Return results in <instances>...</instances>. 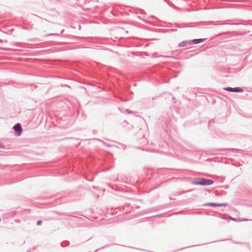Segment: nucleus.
<instances>
[{
	"label": "nucleus",
	"instance_id": "nucleus-1",
	"mask_svg": "<svg viewBox=\"0 0 252 252\" xmlns=\"http://www.w3.org/2000/svg\"><path fill=\"white\" fill-rule=\"evenodd\" d=\"M213 182L211 180L204 178H197L193 182V184L195 185L207 186L212 185Z\"/></svg>",
	"mask_w": 252,
	"mask_h": 252
},
{
	"label": "nucleus",
	"instance_id": "nucleus-2",
	"mask_svg": "<svg viewBox=\"0 0 252 252\" xmlns=\"http://www.w3.org/2000/svg\"><path fill=\"white\" fill-rule=\"evenodd\" d=\"M13 129H14L17 136H19L21 134L22 129V126L20 124H17L16 125H15V126L13 127Z\"/></svg>",
	"mask_w": 252,
	"mask_h": 252
},
{
	"label": "nucleus",
	"instance_id": "nucleus-3",
	"mask_svg": "<svg viewBox=\"0 0 252 252\" xmlns=\"http://www.w3.org/2000/svg\"><path fill=\"white\" fill-rule=\"evenodd\" d=\"M225 90L229 91V92H242L243 91V89L239 87H236L232 88L230 87H227L224 89Z\"/></svg>",
	"mask_w": 252,
	"mask_h": 252
},
{
	"label": "nucleus",
	"instance_id": "nucleus-4",
	"mask_svg": "<svg viewBox=\"0 0 252 252\" xmlns=\"http://www.w3.org/2000/svg\"><path fill=\"white\" fill-rule=\"evenodd\" d=\"M204 40H205L204 38L195 39L191 40L190 42L191 43V44H198L200 42H202Z\"/></svg>",
	"mask_w": 252,
	"mask_h": 252
},
{
	"label": "nucleus",
	"instance_id": "nucleus-5",
	"mask_svg": "<svg viewBox=\"0 0 252 252\" xmlns=\"http://www.w3.org/2000/svg\"><path fill=\"white\" fill-rule=\"evenodd\" d=\"M191 44V43L190 41H184L179 44V47H183L186 46H189Z\"/></svg>",
	"mask_w": 252,
	"mask_h": 252
},
{
	"label": "nucleus",
	"instance_id": "nucleus-6",
	"mask_svg": "<svg viewBox=\"0 0 252 252\" xmlns=\"http://www.w3.org/2000/svg\"><path fill=\"white\" fill-rule=\"evenodd\" d=\"M209 206H213V207H222V206H226V204L222 203V204H214V203H210L208 204Z\"/></svg>",
	"mask_w": 252,
	"mask_h": 252
},
{
	"label": "nucleus",
	"instance_id": "nucleus-7",
	"mask_svg": "<svg viewBox=\"0 0 252 252\" xmlns=\"http://www.w3.org/2000/svg\"><path fill=\"white\" fill-rule=\"evenodd\" d=\"M42 223L41 220H38L37 221V225H40Z\"/></svg>",
	"mask_w": 252,
	"mask_h": 252
},
{
	"label": "nucleus",
	"instance_id": "nucleus-8",
	"mask_svg": "<svg viewBox=\"0 0 252 252\" xmlns=\"http://www.w3.org/2000/svg\"><path fill=\"white\" fill-rule=\"evenodd\" d=\"M228 219L231 220H233V221H236V220L234 218L229 217V218H228Z\"/></svg>",
	"mask_w": 252,
	"mask_h": 252
},
{
	"label": "nucleus",
	"instance_id": "nucleus-9",
	"mask_svg": "<svg viewBox=\"0 0 252 252\" xmlns=\"http://www.w3.org/2000/svg\"><path fill=\"white\" fill-rule=\"evenodd\" d=\"M1 147V145L0 144V147Z\"/></svg>",
	"mask_w": 252,
	"mask_h": 252
}]
</instances>
